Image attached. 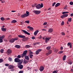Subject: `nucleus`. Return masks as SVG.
<instances>
[{
    "label": "nucleus",
    "instance_id": "nucleus-55",
    "mask_svg": "<svg viewBox=\"0 0 73 73\" xmlns=\"http://www.w3.org/2000/svg\"><path fill=\"white\" fill-rule=\"evenodd\" d=\"M60 50H62V49H63V47H61L60 48Z\"/></svg>",
    "mask_w": 73,
    "mask_h": 73
},
{
    "label": "nucleus",
    "instance_id": "nucleus-43",
    "mask_svg": "<svg viewBox=\"0 0 73 73\" xmlns=\"http://www.w3.org/2000/svg\"><path fill=\"white\" fill-rule=\"evenodd\" d=\"M70 5H73V2L71 1L70 3Z\"/></svg>",
    "mask_w": 73,
    "mask_h": 73
},
{
    "label": "nucleus",
    "instance_id": "nucleus-33",
    "mask_svg": "<svg viewBox=\"0 0 73 73\" xmlns=\"http://www.w3.org/2000/svg\"><path fill=\"white\" fill-rule=\"evenodd\" d=\"M30 47V46L29 45H26L25 46V48H29Z\"/></svg>",
    "mask_w": 73,
    "mask_h": 73
},
{
    "label": "nucleus",
    "instance_id": "nucleus-3",
    "mask_svg": "<svg viewBox=\"0 0 73 73\" xmlns=\"http://www.w3.org/2000/svg\"><path fill=\"white\" fill-rule=\"evenodd\" d=\"M22 62H21V63H19L18 64L17 66L18 68L21 69H23V65H21V64H22Z\"/></svg>",
    "mask_w": 73,
    "mask_h": 73
},
{
    "label": "nucleus",
    "instance_id": "nucleus-52",
    "mask_svg": "<svg viewBox=\"0 0 73 73\" xmlns=\"http://www.w3.org/2000/svg\"><path fill=\"white\" fill-rule=\"evenodd\" d=\"M47 24V23L46 22H45L43 24V25H46Z\"/></svg>",
    "mask_w": 73,
    "mask_h": 73
},
{
    "label": "nucleus",
    "instance_id": "nucleus-45",
    "mask_svg": "<svg viewBox=\"0 0 73 73\" xmlns=\"http://www.w3.org/2000/svg\"><path fill=\"white\" fill-rule=\"evenodd\" d=\"M46 49L47 50H49L50 49V47L48 46L47 47Z\"/></svg>",
    "mask_w": 73,
    "mask_h": 73
},
{
    "label": "nucleus",
    "instance_id": "nucleus-4",
    "mask_svg": "<svg viewBox=\"0 0 73 73\" xmlns=\"http://www.w3.org/2000/svg\"><path fill=\"white\" fill-rule=\"evenodd\" d=\"M14 60L15 62H19V63H20L21 62H23V60H20L18 58H15Z\"/></svg>",
    "mask_w": 73,
    "mask_h": 73
},
{
    "label": "nucleus",
    "instance_id": "nucleus-50",
    "mask_svg": "<svg viewBox=\"0 0 73 73\" xmlns=\"http://www.w3.org/2000/svg\"><path fill=\"white\" fill-rule=\"evenodd\" d=\"M68 64H70V65H71V64H72V62H69Z\"/></svg>",
    "mask_w": 73,
    "mask_h": 73
},
{
    "label": "nucleus",
    "instance_id": "nucleus-5",
    "mask_svg": "<svg viewBox=\"0 0 73 73\" xmlns=\"http://www.w3.org/2000/svg\"><path fill=\"white\" fill-rule=\"evenodd\" d=\"M4 37H5V36L4 35H3L2 36H0V43L1 42H3V38H4Z\"/></svg>",
    "mask_w": 73,
    "mask_h": 73
},
{
    "label": "nucleus",
    "instance_id": "nucleus-16",
    "mask_svg": "<svg viewBox=\"0 0 73 73\" xmlns=\"http://www.w3.org/2000/svg\"><path fill=\"white\" fill-rule=\"evenodd\" d=\"M38 32L39 31L38 30H36L35 32L34 33V35H35V36H36L37 35V33H38Z\"/></svg>",
    "mask_w": 73,
    "mask_h": 73
},
{
    "label": "nucleus",
    "instance_id": "nucleus-59",
    "mask_svg": "<svg viewBox=\"0 0 73 73\" xmlns=\"http://www.w3.org/2000/svg\"><path fill=\"white\" fill-rule=\"evenodd\" d=\"M11 70V71H15V69H12Z\"/></svg>",
    "mask_w": 73,
    "mask_h": 73
},
{
    "label": "nucleus",
    "instance_id": "nucleus-23",
    "mask_svg": "<svg viewBox=\"0 0 73 73\" xmlns=\"http://www.w3.org/2000/svg\"><path fill=\"white\" fill-rule=\"evenodd\" d=\"M10 42H15V40H14V39L13 38L11 40H10Z\"/></svg>",
    "mask_w": 73,
    "mask_h": 73
},
{
    "label": "nucleus",
    "instance_id": "nucleus-48",
    "mask_svg": "<svg viewBox=\"0 0 73 73\" xmlns=\"http://www.w3.org/2000/svg\"><path fill=\"white\" fill-rule=\"evenodd\" d=\"M64 25V22L63 21L61 23V25Z\"/></svg>",
    "mask_w": 73,
    "mask_h": 73
},
{
    "label": "nucleus",
    "instance_id": "nucleus-32",
    "mask_svg": "<svg viewBox=\"0 0 73 73\" xmlns=\"http://www.w3.org/2000/svg\"><path fill=\"white\" fill-rule=\"evenodd\" d=\"M43 4L41 3V5H40V8H42L43 7Z\"/></svg>",
    "mask_w": 73,
    "mask_h": 73
},
{
    "label": "nucleus",
    "instance_id": "nucleus-25",
    "mask_svg": "<svg viewBox=\"0 0 73 73\" xmlns=\"http://www.w3.org/2000/svg\"><path fill=\"white\" fill-rule=\"evenodd\" d=\"M1 30L3 32H5L6 30H7V29L6 28H2L1 29Z\"/></svg>",
    "mask_w": 73,
    "mask_h": 73
},
{
    "label": "nucleus",
    "instance_id": "nucleus-60",
    "mask_svg": "<svg viewBox=\"0 0 73 73\" xmlns=\"http://www.w3.org/2000/svg\"><path fill=\"white\" fill-rule=\"evenodd\" d=\"M42 31H46V29H42Z\"/></svg>",
    "mask_w": 73,
    "mask_h": 73
},
{
    "label": "nucleus",
    "instance_id": "nucleus-54",
    "mask_svg": "<svg viewBox=\"0 0 73 73\" xmlns=\"http://www.w3.org/2000/svg\"><path fill=\"white\" fill-rule=\"evenodd\" d=\"M32 38L33 39H35V36H33V37H32Z\"/></svg>",
    "mask_w": 73,
    "mask_h": 73
},
{
    "label": "nucleus",
    "instance_id": "nucleus-63",
    "mask_svg": "<svg viewBox=\"0 0 73 73\" xmlns=\"http://www.w3.org/2000/svg\"><path fill=\"white\" fill-rule=\"evenodd\" d=\"M64 9H67V8H66V7L64 8Z\"/></svg>",
    "mask_w": 73,
    "mask_h": 73
},
{
    "label": "nucleus",
    "instance_id": "nucleus-22",
    "mask_svg": "<svg viewBox=\"0 0 73 73\" xmlns=\"http://www.w3.org/2000/svg\"><path fill=\"white\" fill-rule=\"evenodd\" d=\"M21 17L22 18H24L25 17H27V16L25 14H24V15H22L21 16Z\"/></svg>",
    "mask_w": 73,
    "mask_h": 73
},
{
    "label": "nucleus",
    "instance_id": "nucleus-53",
    "mask_svg": "<svg viewBox=\"0 0 73 73\" xmlns=\"http://www.w3.org/2000/svg\"><path fill=\"white\" fill-rule=\"evenodd\" d=\"M55 4H56V2H54L52 5V6H54Z\"/></svg>",
    "mask_w": 73,
    "mask_h": 73
},
{
    "label": "nucleus",
    "instance_id": "nucleus-40",
    "mask_svg": "<svg viewBox=\"0 0 73 73\" xmlns=\"http://www.w3.org/2000/svg\"><path fill=\"white\" fill-rule=\"evenodd\" d=\"M4 52V50L3 49H1V53H3Z\"/></svg>",
    "mask_w": 73,
    "mask_h": 73
},
{
    "label": "nucleus",
    "instance_id": "nucleus-17",
    "mask_svg": "<svg viewBox=\"0 0 73 73\" xmlns=\"http://www.w3.org/2000/svg\"><path fill=\"white\" fill-rule=\"evenodd\" d=\"M48 32L49 33H51L53 32V29L50 28L48 30Z\"/></svg>",
    "mask_w": 73,
    "mask_h": 73
},
{
    "label": "nucleus",
    "instance_id": "nucleus-26",
    "mask_svg": "<svg viewBox=\"0 0 73 73\" xmlns=\"http://www.w3.org/2000/svg\"><path fill=\"white\" fill-rule=\"evenodd\" d=\"M17 22V21L16 20H13L11 21V23H15Z\"/></svg>",
    "mask_w": 73,
    "mask_h": 73
},
{
    "label": "nucleus",
    "instance_id": "nucleus-58",
    "mask_svg": "<svg viewBox=\"0 0 73 73\" xmlns=\"http://www.w3.org/2000/svg\"><path fill=\"white\" fill-rule=\"evenodd\" d=\"M1 3H4V1H1Z\"/></svg>",
    "mask_w": 73,
    "mask_h": 73
},
{
    "label": "nucleus",
    "instance_id": "nucleus-61",
    "mask_svg": "<svg viewBox=\"0 0 73 73\" xmlns=\"http://www.w3.org/2000/svg\"><path fill=\"white\" fill-rule=\"evenodd\" d=\"M11 12H16V11H12Z\"/></svg>",
    "mask_w": 73,
    "mask_h": 73
},
{
    "label": "nucleus",
    "instance_id": "nucleus-10",
    "mask_svg": "<svg viewBox=\"0 0 73 73\" xmlns=\"http://www.w3.org/2000/svg\"><path fill=\"white\" fill-rule=\"evenodd\" d=\"M6 53H7V54H11V53H12V50L11 49H9L7 51Z\"/></svg>",
    "mask_w": 73,
    "mask_h": 73
},
{
    "label": "nucleus",
    "instance_id": "nucleus-20",
    "mask_svg": "<svg viewBox=\"0 0 73 73\" xmlns=\"http://www.w3.org/2000/svg\"><path fill=\"white\" fill-rule=\"evenodd\" d=\"M26 13L25 14L26 15V17H28V16L29 15V12H28V11H27L26 12Z\"/></svg>",
    "mask_w": 73,
    "mask_h": 73
},
{
    "label": "nucleus",
    "instance_id": "nucleus-35",
    "mask_svg": "<svg viewBox=\"0 0 73 73\" xmlns=\"http://www.w3.org/2000/svg\"><path fill=\"white\" fill-rule=\"evenodd\" d=\"M1 20L2 21H4V20H5V18L3 17H2L1 18Z\"/></svg>",
    "mask_w": 73,
    "mask_h": 73
},
{
    "label": "nucleus",
    "instance_id": "nucleus-14",
    "mask_svg": "<svg viewBox=\"0 0 73 73\" xmlns=\"http://www.w3.org/2000/svg\"><path fill=\"white\" fill-rule=\"evenodd\" d=\"M27 28L29 29V30H30V31H33L34 29L33 27H32L30 26H28Z\"/></svg>",
    "mask_w": 73,
    "mask_h": 73
},
{
    "label": "nucleus",
    "instance_id": "nucleus-7",
    "mask_svg": "<svg viewBox=\"0 0 73 73\" xmlns=\"http://www.w3.org/2000/svg\"><path fill=\"white\" fill-rule=\"evenodd\" d=\"M33 12L34 13H35V14H36V15H38V14H40L41 12L38 11H36L35 10H34L33 11Z\"/></svg>",
    "mask_w": 73,
    "mask_h": 73
},
{
    "label": "nucleus",
    "instance_id": "nucleus-11",
    "mask_svg": "<svg viewBox=\"0 0 73 73\" xmlns=\"http://www.w3.org/2000/svg\"><path fill=\"white\" fill-rule=\"evenodd\" d=\"M22 31H23V32H24V33H25V34L28 35H30V33L28 32L25 31V30H22Z\"/></svg>",
    "mask_w": 73,
    "mask_h": 73
},
{
    "label": "nucleus",
    "instance_id": "nucleus-42",
    "mask_svg": "<svg viewBox=\"0 0 73 73\" xmlns=\"http://www.w3.org/2000/svg\"><path fill=\"white\" fill-rule=\"evenodd\" d=\"M25 23H27V24H29V21H25Z\"/></svg>",
    "mask_w": 73,
    "mask_h": 73
},
{
    "label": "nucleus",
    "instance_id": "nucleus-64",
    "mask_svg": "<svg viewBox=\"0 0 73 73\" xmlns=\"http://www.w3.org/2000/svg\"><path fill=\"white\" fill-rule=\"evenodd\" d=\"M71 72H73V69H71Z\"/></svg>",
    "mask_w": 73,
    "mask_h": 73
},
{
    "label": "nucleus",
    "instance_id": "nucleus-56",
    "mask_svg": "<svg viewBox=\"0 0 73 73\" xmlns=\"http://www.w3.org/2000/svg\"><path fill=\"white\" fill-rule=\"evenodd\" d=\"M70 16H71V17H72V16H73V13H71V14L70 15Z\"/></svg>",
    "mask_w": 73,
    "mask_h": 73
},
{
    "label": "nucleus",
    "instance_id": "nucleus-39",
    "mask_svg": "<svg viewBox=\"0 0 73 73\" xmlns=\"http://www.w3.org/2000/svg\"><path fill=\"white\" fill-rule=\"evenodd\" d=\"M2 62H3V60L2 59H0V63Z\"/></svg>",
    "mask_w": 73,
    "mask_h": 73
},
{
    "label": "nucleus",
    "instance_id": "nucleus-9",
    "mask_svg": "<svg viewBox=\"0 0 73 73\" xmlns=\"http://www.w3.org/2000/svg\"><path fill=\"white\" fill-rule=\"evenodd\" d=\"M52 52V50H50L48 52H46V56H48V55H49L50 54H51Z\"/></svg>",
    "mask_w": 73,
    "mask_h": 73
},
{
    "label": "nucleus",
    "instance_id": "nucleus-57",
    "mask_svg": "<svg viewBox=\"0 0 73 73\" xmlns=\"http://www.w3.org/2000/svg\"><path fill=\"white\" fill-rule=\"evenodd\" d=\"M6 20H10V18H7L6 19Z\"/></svg>",
    "mask_w": 73,
    "mask_h": 73
},
{
    "label": "nucleus",
    "instance_id": "nucleus-24",
    "mask_svg": "<svg viewBox=\"0 0 73 73\" xmlns=\"http://www.w3.org/2000/svg\"><path fill=\"white\" fill-rule=\"evenodd\" d=\"M59 5H60V3H58L55 5V7H58Z\"/></svg>",
    "mask_w": 73,
    "mask_h": 73
},
{
    "label": "nucleus",
    "instance_id": "nucleus-44",
    "mask_svg": "<svg viewBox=\"0 0 73 73\" xmlns=\"http://www.w3.org/2000/svg\"><path fill=\"white\" fill-rule=\"evenodd\" d=\"M9 61H11L12 60V58H11L9 57Z\"/></svg>",
    "mask_w": 73,
    "mask_h": 73
},
{
    "label": "nucleus",
    "instance_id": "nucleus-19",
    "mask_svg": "<svg viewBox=\"0 0 73 73\" xmlns=\"http://www.w3.org/2000/svg\"><path fill=\"white\" fill-rule=\"evenodd\" d=\"M70 46V48H72V44H71V43L69 42L68 43V46Z\"/></svg>",
    "mask_w": 73,
    "mask_h": 73
},
{
    "label": "nucleus",
    "instance_id": "nucleus-2",
    "mask_svg": "<svg viewBox=\"0 0 73 73\" xmlns=\"http://www.w3.org/2000/svg\"><path fill=\"white\" fill-rule=\"evenodd\" d=\"M18 36L19 37H20V38H23L22 39V40L23 41H26V40H25V36L19 35Z\"/></svg>",
    "mask_w": 73,
    "mask_h": 73
},
{
    "label": "nucleus",
    "instance_id": "nucleus-38",
    "mask_svg": "<svg viewBox=\"0 0 73 73\" xmlns=\"http://www.w3.org/2000/svg\"><path fill=\"white\" fill-rule=\"evenodd\" d=\"M21 56L20 55H19L17 56V58H21Z\"/></svg>",
    "mask_w": 73,
    "mask_h": 73
},
{
    "label": "nucleus",
    "instance_id": "nucleus-46",
    "mask_svg": "<svg viewBox=\"0 0 73 73\" xmlns=\"http://www.w3.org/2000/svg\"><path fill=\"white\" fill-rule=\"evenodd\" d=\"M62 35H63V36H64L65 35V33H64V32H63L62 33Z\"/></svg>",
    "mask_w": 73,
    "mask_h": 73
},
{
    "label": "nucleus",
    "instance_id": "nucleus-1",
    "mask_svg": "<svg viewBox=\"0 0 73 73\" xmlns=\"http://www.w3.org/2000/svg\"><path fill=\"white\" fill-rule=\"evenodd\" d=\"M27 52L28 51L27 50L24 51L23 53L21 54V57L23 58L24 57H25V59H26V60H29V56H26L27 54Z\"/></svg>",
    "mask_w": 73,
    "mask_h": 73
},
{
    "label": "nucleus",
    "instance_id": "nucleus-15",
    "mask_svg": "<svg viewBox=\"0 0 73 73\" xmlns=\"http://www.w3.org/2000/svg\"><path fill=\"white\" fill-rule=\"evenodd\" d=\"M40 4H38V5H35V7L37 8V9H40Z\"/></svg>",
    "mask_w": 73,
    "mask_h": 73
},
{
    "label": "nucleus",
    "instance_id": "nucleus-30",
    "mask_svg": "<svg viewBox=\"0 0 73 73\" xmlns=\"http://www.w3.org/2000/svg\"><path fill=\"white\" fill-rule=\"evenodd\" d=\"M29 56L30 58H32V57L33 56V55L32 54H29Z\"/></svg>",
    "mask_w": 73,
    "mask_h": 73
},
{
    "label": "nucleus",
    "instance_id": "nucleus-49",
    "mask_svg": "<svg viewBox=\"0 0 73 73\" xmlns=\"http://www.w3.org/2000/svg\"><path fill=\"white\" fill-rule=\"evenodd\" d=\"M33 54V52H32L31 51H30L29 52V54Z\"/></svg>",
    "mask_w": 73,
    "mask_h": 73
},
{
    "label": "nucleus",
    "instance_id": "nucleus-34",
    "mask_svg": "<svg viewBox=\"0 0 73 73\" xmlns=\"http://www.w3.org/2000/svg\"><path fill=\"white\" fill-rule=\"evenodd\" d=\"M14 39V41H16V40H18V39H19V38H18V37H16L14 38H13Z\"/></svg>",
    "mask_w": 73,
    "mask_h": 73
},
{
    "label": "nucleus",
    "instance_id": "nucleus-12",
    "mask_svg": "<svg viewBox=\"0 0 73 73\" xmlns=\"http://www.w3.org/2000/svg\"><path fill=\"white\" fill-rule=\"evenodd\" d=\"M41 50H41V49H39L37 50L36 52V54H38L39 52H41Z\"/></svg>",
    "mask_w": 73,
    "mask_h": 73
},
{
    "label": "nucleus",
    "instance_id": "nucleus-21",
    "mask_svg": "<svg viewBox=\"0 0 73 73\" xmlns=\"http://www.w3.org/2000/svg\"><path fill=\"white\" fill-rule=\"evenodd\" d=\"M15 47L17 48L18 49H19V48H20V46L16 45H15Z\"/></svg>",
    "mask_w": 73,
    "mask_h": 73
},
{
    "label": "nucleus",
    "instance_id": "nucleus-8",
    "mask_svg": "<svg viewBox=\"0 0 73 73\" xmlns=\"http://www.w3.org/2000/svg\"><path fill=\"white\" fill-rule=\"evenodd\" d=\"M68 16V14H64L61 16V17L62 19H63V18H65V17H67Z\"/></svg>",
    "mask_w": 73,
    "mask_h": 73
},
{
    "label": "nucleus",
    "instance_id": "nucleus-27",
    "mask_svg": "<svg viewBox=\"0 0 73 73\" xmlns=\"http://www.w3.org/2000/svg\"><path fill=\"white\" fill-rule=\"evenodd\" d=\"M58 51V50L57 49H54V52H55V53H57Z\"/></svg>",
    "mask_w": 73,
    "mask_h": 73
},
{
    "label": "nucleus",
    "instance_id": "nucleus-62",
    "mask_svg": "<svg viewBox=\"0 0 73 73\" xmlns=\"http://www.w3.org/2000/svg\"><path fill=\"white\" fill-rule=\"evenodd\" d=\"M50 10V8H48V11H49V10Z\"/></svg>",
    "mask_w": 73,
    "mask_h": 73
},
{
    "label": "nucleus",
    "instance_id": "nucleus-47",
    "mask_svg": "<svg viewBox=\"0 0 73 73\" xmlns=\"http://www.w3.org/2000/svg\"><path fill=\"white\" fill-rule=\"evenodd\" d=\"M23 72H24V71L23 70H21L19 71V73H23Z\"/></svg>",
    "mask_w": 73,
    "mask_h": 73
},
{
    "label": "nucleus",
    "instance_id": "nucleus-28",
    "mask_svg": "<svg viewBox=\"0 0 73 73\" xmlns=\"http://www.w3.org/2000/svg\"><path fill=\"white\" fill-rule=\"evenodd\" d=\"M66 13H69V12L64 11L62 12V14L63 15H64V14H66Z\"/></svg>",
    "mask_w": 73,
    "mask_h": 73
},
{
    "label": "nucleus",
    "instance_id": "nucleus-31",
    "mask_svg": "<svg viewBox=\"0 0 73 73\" xmlns=\"http://www.w3.org/2000/svg\"><path fill=\"white\" fill-rule=\"evenodd\" d=\"M65 59H66V56L64 55L63 57V60L64 61V60H65Z\"/></svg>",
    "mask_w": 73,
    "mask_h": 73
},
{
    "label": "nucleus",
    "instance_id": "nucleus-29",
    "mask_svg": "<svg viewBox=\"0 0 73 73\" xmlns=\"http://www.w3.org/2000/svg\"><path fill=\"white\" fill-rule=\"evenodd\" d=\"M24 64H27V63L28 62V61H27L25 59L24 60Z\"/></svg>",
    "mask_w": 73,
    "mask_h": 73
},
{
    "label": "nucleus",
    "instance_id": "nucleus-51",
    "mask_svg": "<svg viewBox=\"0 0 73 73\" xmlns=\"http://www.w3.org/2000/svg\"><path fill=\"white\" fill-rule=\"evenodd\" d=\"M5 66H9V64H5Z\"/></svg>",
    "mask_w": 73,
    "mask_h": 73
},
{
    "label": "nucleus",
    "instance_id": "nucleus-36",
    "mask_svg": "<svg viewBox=\"0 0 73 73\" xmlns=\"http://www.w3.org/2000/svg\"><path fill=\"white\" fill-rule=\"evenodd\" d=\"M72 18H68V21L69 22H71L72 21Z\"/></svg>",
    "mask_w": 73,
    "mask_h": 73
},
{
    "label": "nucleus",
    "instance_id": "nucleus-37",
    "mask_svg": "<svg viewBox=\"0 0 73 73\" xmlns=\"http://www.w3.org/2000/svg\"><path fill=\"white\" fill-rule=\"evenodd\" d=\"M63 53V51H60L59 52V54H62Z\"/></svg>",
    "mask_w": 73,
    "mask_h": 73
},
{
    "label": "nucleus",
    "instance_id": "nucleus-13",
    "mask_svg": "<svg viewBox=\"0 0 73 73\" xmlns=\"http://www.w3.org/2000/svg\"><path fill=\"white\" fill-rule=\"evenodd\" d=\"M44 67L42 66H41L40 67L39 70L40 71V72H42V71L44 70Z\"/></svg>",
    "mask_w": 73,
    "mask_h": 73
},
{
    "label": "nucleus",
    "instance_id": "nucleus-41",
    "mask_svg": "<svg viewBox=\"0 0 73 73\" xmlns=\"http://www.w3.org/2000/svg\"><path fill=\"white\" fill-rule=\"evenodd\" d=\"M37 44H38V42H36L33 44V45H36Z\"/></svg>",
    "mask_w": 73,
    "mask_h": 73
},
{
    "label": "nucleus",
    "instance_id": "nucleus-18",
    "mask_svg": "<svg viewBox=\"0 0 73 73\" xmlns=\"http://www.w3.org/2000/svg\"><path fill=\"white\" fill-rule=\"evenodd\" d=\"M13 66L11 65L8 66V69H13Z\"/></svg>",
    "mask_w": 73,
    "mask_h": 73
},
{
    "label": "nucleus",
    "instance_id": "nucleus-6",
    "mask_svg": "<svg viewBox=\"0 0 73 73\" xmlns=\"http://www.w3.org/2000/svg\"><path fill=\"white\" fill-rule=\"evenodd\" d=\"M50 38H51V37H46L45 38V43H47V42L49 41V40H50Z\"/></svg>",
    "mask_w": 73,
    "mask_h": 73
}]
</instances>
